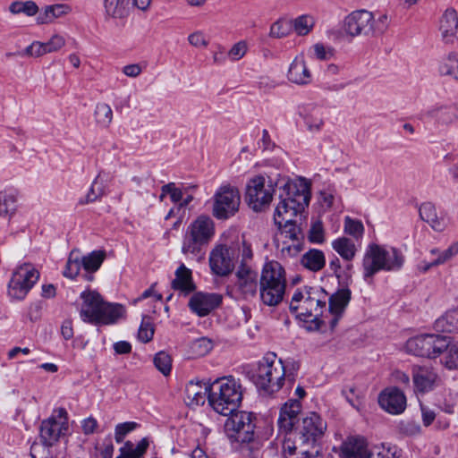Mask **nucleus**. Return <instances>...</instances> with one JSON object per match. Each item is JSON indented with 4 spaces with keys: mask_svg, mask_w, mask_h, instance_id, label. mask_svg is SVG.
<instances>
[{
    "mask_svg": "<svg viewBox=\"0 0 458 458\" xmlns=\"http://www.w3.org/2000/svg\"><path fill=\"white\" fill-rule=\"evenodd\" d=\"M332 248L346 261L352 260L357 252L355 243L347 237H340L333 241Z\"/></svg>",
    "mask_w": 458,
    "mask_h": 458,
    "instance_id": "nucleus-38",
    "label": "nucleus"
},
{
    "mask_svg": "<svg viewBox=\"0 0 458 458\" xmlns=\"http://www.w3.org/2000/svg\"><path fill=\"white\" fill-rule=\"evenodd\" d=\"M291 31V20L279 19L271 25L269 36L275 38H282L288 36Z\"/></svg>",
    "mask_w": 458,
    "mask_h": 458,
    "instance_id": "nucleus-49",
    "label": "nucleus"
},
{
    "mask_svg": "<svg viewBox=\"0 0 458 458\" xmlns=\"http://www.w3.org/2000/svg\"><path fill=\"white\" fill-rule=\"evenodd\" d=\"M276 248L283 258L288 259L295 257L300 253L302 250V242L278 238Z\"/></svg>",
    "mask_w": 458,
    "mask_h": 458,
    "instance_id": "nucleus-43",
    "label": "nucleus"
},
{
    "mask_svg": "<svg viewBox=\"0 0 458 458\" xmlns=\"http://www.w3.org/2000/svg\"><path fill=\"white\" fill-rule=\"evenodd\" d=\"M280 229V239H288L290 241L302 242L303 234L301 228L295 224L293 220H292V222H284Z\"/></svg>",
    "mask_w": 458,
    "mask_h": 458,
    "instance_id": "nucleus-46",
    "label": "nucleus"
},
{
    "mask_svg": "<svg viewBox=\"0 0 458 458\" xmlns=\"http://www.w3.org/2000/svg\"><path fill=\"white\" fill-rule=\"evenodd\" d=\"M310 186L303 179L288 181L281 189L279 202L274 214L275 224L281 228L284 222H292L310 202Z\"/></svg>",
    "mask_w": 458,
    "mask_h": 458,
    "instance_id": "nucleus-2",
    "label": "nucleus"
},
{
    "mask_svg": "<svg viewBox=\"0 0 458 458\" xmlns=\"http://www.w3.org/2000/svg\"><path fill=\"white\" fill-rule=\"evenodd\" d=\"M64 45V38L58 34L53 35L47 42L44 43L47 54L60 50Z\"/></svg>",
    "mask_w": 458,
    "mask_h": 458,
    "instance_id": "nucleus-59",
    "label": "nucleus"
},
{
    "mask_svg": "<svg viewBox=\"0 0 458 458\" xmlns=\"http://www.w3.org/2000/svg\"><path fill=\"white\" fill-rule=\"evenodd\" d=\"M440 323H445L447 331H454L458 329V309L448 310L440 318Z\"/></svg>",
    "mask_w": 458,
    "mask_h": 458,
    "instance_id": "nucleus-55",
    "label": "nucleus"
},
{
    "mask_svg": "<svg viewBox=\"0 0 458 458\" xmlns=\"http://www.w3.org/2000/svg\"><path fill=\"white\" fill-rule=\"evenodd\" d=\"M215 235V223L207 215L197 216L187 227L183 236L182 252L187 257H202L204 249Z\"/></svg>",
    "mask_w": 458,
    "mask_h": 458,
    "instance_id": "nucleus-5",
    "label": "nucleus"
},
{
    "mask_svg": "<svg viewBox=\"0 0 458 458\" xmlns=\"http://www.w3.org/2000/svg\"><path fill=\"white\" fill-rule=\"evenodd\" d=\"M106 181L101 174H98L93 181L85 197L80 199V205L92 203L101 199L106 194Z\"/></svg>",
    "mask_w": 458,
    "mask_h": 458,
    "instance_id": "nucleus-36",
    "label": "nucleus"
},
{
    "mask_svg": "<svg viewBox=\"0 0 458 458\" xmlns=\"http://www.w3.org/2000/svg\"><path fill=\"white\" fill-rule=\"evenodd\" d=\"M428 335H418L406 343L407 351L416 356L427 358V343Z\"/></svg>",
    "mask_w": 458,
    "mask_h": 458,
    "instance_id": "nucleus-44",
    "label": "nucleus"
},
{
    "mask_svg": "<svg viewBox=\"0 0 458 458\" xmlns=\"http://www.w3.org/2000/svg\"><path fill=\"white\" fill-rule=\"evenodd\" d=\"M247 51V42L245 40H241L232 46V47L227 52V57L231 61L236 62L241 60L246 55Z\"/></svg>",
    "mask_w": 458,
    "mask_h": 458,
    "instance_id": "nucleus-54",
    "label": "nucleus"
},
{
    "mask_svg": "<svg viewBox=\"0 0 458 458\" xmlns=\"http://www.w3.org/2000/svg\"><path fill=\"white\" fill-rule=\"evenodd\" d=\"M213 348L212 342L206 338L201 337L192 341L189 346V357L196 359L203 357L208 354Z\"/></svg>",
    "mask_w": 458,
    "mask_h": 458,
    "instance_id": "nucleus-42",
    "label": "nucleus"
},
{
    "mask_svg": "<svg viewBox=\"0 0 458 458\" xmlns=\"http://www.w3.org/2000/svg\"><path fill=\"white\" fill-rule=\"evenodd\" d=\"M428 114L440 125H450L458 121V103L435 106Z\"/></svg>",
    "mask_w": 458,
    "mask_h": 458,
    "instance_id": "nucleus-26",
    "label": "nucleus"
},
{
    "mask_svg": "<svg viewBox=\"0 0 458 458\" xmlns=\"http://www.w3.org/2000/svg\"><path fill=\"white\" fill-rule=\"evenodd\" d=\"M288 79L299 85L308 84L311 81V73L306 65L302 55H297L290 65Z\"/></svg>",
    "mask_w": 458,
    "mask_h": 458,
    "instance_id": "nucleus-25",
    "label": "nucleus"
},
{
    "mask_svg": "<svg viewBox=\"0 0 458 458\" xmlns=\"http://www.w3.org/2000/svg\"><path fill=\"white\" fill-rule=\"evenodd\" d=\"M301 410V404L298 400H289L280 411L278 425L284 431H290Z\"/></svg>",
    "mask_w": 458,
    "mask_h": 458,
    "instance_id": "nucleus-24",
    "label": "nucleus"
},
{
    "mask_svg": "<svg viewBox=\"0 0 458 458\" xmlns=\"http://www.w3.org/2000/svg\"><path fill=\"white\" fill-rule=\"evenodd\" d=\"M242 258V242L231 245L216 244L210 250L208 265L211 273L219 277L230 276Z\"/></svg>",
    "mask_w": 458,
    "mask_h": 458,
    "instance_id": "nucleus-11",
    "label": "nucleus"
},
{
    "mask_svg": "<svg viewBox=\"0 0 458 458\" xmlns=\"http://www.w3.org/2000/svg\"><path fill=\"white\" fill-rule=\"evenodd\" d=\"M292 30L298 36H307L316 24V18L311 14H302L291 20Z\"/></svg>",
    "mask_w": 458,
    "mask_h": 458,
    "instance_id": "nucleus-39",
    "label": "nucleus"
},
{
    "mask_svg": "<svg viewBox=\"0 0 458 458\" xmlns=\"http://www.w3.org/2000/svg\"><path fill=\"white\" fill-rule=\"evenodd\" d=\"M46 54L47 51L44 43L39 41H34L24 49L23 53H21L20 55L32 57H39Z\"/></svg>",
    "mask_w": 458,
    "mask_h": 458,
    "instance_id": "nucleus-57",
    "label": "nucleus"
},
{
    "mask_svg": "<svg viewBox=\"0 0 458 458\" xmlns=\"http://www.w3.org/2000/svg\"><path fill=\"white\" fill-rule=\"evenodd\" d=\"M39 278L38 271L29 263L19 266L13 273L8 284L10 297L22 300Z\"/></svg>",
    "mask_w": 458,
    "mask_h": 458,
    "instance_id": "nucleus-14",
    "label": "nucleus"
},
{
    "mask_svg": "<svg viewBox=\"0 0 458 458\" xmlns=\"http://www.w3.org/2000/svg\"><path fill=\"white\" fill-rule=\"evenodd\" d=\"M419 212L420 218L429 224L434 230L442 231L444 229V221L437 216L436 207L433 203L425 202L421 204Z\"/></svg>",
    "mask_w": 458,
    "mask_h": 458,
    "instance_id": "nucleus-34",
    "label": "nucleus"
},
{
    "mask_svg": "<svg viewBox=\"0 0 458 458\" xmlns=\"http://www.w3.org/2000/svg\"><path fill=\"white\" fill-rule=\"evenodd\" d=\"M51 445H46L44 442L33 443L30 446V456L32 458H47Z\"/></svg>",
    "mask_w": 458,
    "mask_h": 458,
    "instance_id": "nucleus-62",
    "label": "nucleus"
},
{
    "mask_svg": "<svg viewBox=\"0 0 458 458\" xmlns=\"http://www.w3.org/2000/svg\"><path fill=\"white\" fill-rule=\"evenodd\" d=\"M71 12L72 7L67 4L47 5L38 16V22L40 24L50 23L57 18L69 14Z\"/></svg>",
    "mask_w": 458,
    "mask_h": 458,
    "instance_id": "nucleus-31",
    "label": "nucleus"
},
{
    "mask_svg": "<svg viewBox=\"0 0 458 458\" xmlns=\"http://www.w3.org/2000/svg\"><path fill=\"white\" fill-rule=\"evenodd\" d=\"M82 263L81 259L72 252L67 260L64 276L69 278H75L79 275Z\"/></svg>",
    "mask_w": 458,
    "mask_h": 458,
    "instance_id": "nucleus-53",
    "label": "nucleus"
},
{
    "mask_svg": "<svg viewBox=\"0 0 458 458\" xmlns=\"http://www.w3.org/2000/svg\"><path fill=\"white\" fill-rule=\"evenodd\" d=\"M272 185H266L265 177L258 175L251 178L246 185L245 199L254 211H262L267 208L273 199Z\"/></svg>",
    "mask_w": 458,
    "mask_h": 458,
    "instance_id": "nucleus-16",
    "label": "nucleus"
},
{
    "mask_svg": "<svg viewBox=\"0 0 458 458\" xmlns=\"http://www.w3.org/2000/svg\"><path fill=\"white\" fill-rule=\"evenodd\" d=\"M284 363L275 353H269L259 361L253 377L258 387L273 394L284 386Z\"/></svg>",
    "mask_w": 458,
    "mask_h": 458,
    "instance_id": "nucleus-10",
    "label": "nucleus"
},
{
    "mask_svg": "<svg viewBox=\"0 0 458 458\" xmlns=\"http://www.w3.org/2000/svg\"><path fill=\"white\" fill-rule=\"evenodd\" d=\"M163 191H168L171 200L174 203L181 202V199L184 195L183 191L177 188L174 182L163 185Z\"/></svg>",
    "mask_w": 458,
    "mask_h": 458,
    "instance_id": "nucleus-61",
    "label": "nucleus"
},
{
    "mask_svg": "<svg viewBox=\"0 0 458 458\" xmlns=\"http://www.w3.org/2000/svg\"><path fill=\"white\" fill-rule=\"evenodd\" d=\"M126 0H105L106 15L114 20H123L129 15Z\"/></svg>",
    "mask_w": 458,
    "mask_h": 458,
    "instance_id": "nucleus-37",
    "label": "nucleus"
},
{
    "mask_svg": "<svg viewBox=\"0 0 458 458\" xmlns=\"http://www.w3.org/2000/svg\"><path fill=\"white\" fill-rule=\"evenodd\" d=\"M155 367L165 376L171 372L172 359L165 352H159L154 357Z\"/></svg>",
    "mask_w": 458,
    "mask_h": 458,
    "instance_id": "nucleus-52",
    "label": "nucleus"
},
{
    "mask_svg": "<svg viewBox=\"0 0 458 458\" xmlns=\"http://www.w3.org/2000/svg\"><path fill=\"white\" fill-rule=\"evenodd\" d=\"M351 299V291L347 288L340 289L334 293L329 299V312L333 316L330 320V327L332 329L337 325V322L343 315L347 304Z\"/></svg>",
    "mask_w": 458,
    "mask_h": 458,
    "instance_id": "nucleus-22",
    "label": "nucleus"
},
{
    "mask_svg": "<svg viewBox=\"0 0 458 458\" xmlns=\"http://www.w3.org/2000/svg\"><path fill=\"white\" fill-rule=\"evenodd\" d=\"M378 403L388 413L401 414L406 408V396L400 389L389 387L381 392Z\"/></svg>",
    "mask_w": 458,
    "mask_h": 458,
    "instance_id": "nucleus-20",
    "label": "nucleus"
},
{
    "mask_svg": "<svg viewBox=\"0 0 458 458\" xmlns=\"http://www.w3.org/2000/svg\"><path fill=\"white\" fill-rule=\"evenodd\" d=\"M106 256L105 250H94L81 259L82 267L86 271V274L84 275L86 280H93L92 274L99 269L106 259Z\"/></svg>",
    "mask_w": 458,
    "mask_h": 458,
    "instance_id": "nucleus-29",
    "label": "nucleus"
},
{
    "mask_svg": "<svg viewBox=\"0 0 458 458\" xmlns=\"http://www.w3.org/2000/svg\"><path fill=\"white\" fill-rule=\"evenodd\" d=\"M17 198L13 191H0V216L11 217L16 211Z\"/></svg>",
    "mask_w": 458,
    "mask_h": 458,
    "instance_id": "nucleus-41",
    "label": "nucleus"
},
{
    "mask_svg": "<svg viewBox=\"0 0 458 458\" xmlns=\"http://www.w3.org/2000/svg\"><path fill=\"white\" fill-rule=\"evenodd\" d=\"M286 289L285 270L283 266L271 260L263 267L260 280V299L265 305L276 306L284 299Z\"/></svg>",
    "mask_w": 458,
    "mask_h": 458,
    "instance_id": "nucleus-7",
    "label": "nucleus"
},
{
    "mask_svg": "<svg viewBox=\"0 0 458 458\" xmlns=\"http://www.w3.org/2000/svg\"><path fill=\"white\" fill-rule=\"evenodd\" d=\"M222 302V296L218 293H197L189 301L191 310L199 317H204L218 307Z\"/></svg>",
    "mask_w": 458,
    "mask_h": 458,
    "instance_id": "nucleus-21",
    "label": "nucleus"
},
{
    "mask_svg": "<svg viewBox=\"0 0 458 458\" xmlns=\"http://www.w3.org/2000/svg\"><path fill=\"white\" fill-rule=\"evenodd\" d=\"M313 55L318 60H329L334 55V49L327 47L322 43H317L312 47Z\"/></svg>",
    "mask_w": 458,
    "mask_h": 458,
    "instance_id": "nucleus-58",
    "label": "nucleus"
},
{
    "mask_svg": "<svg viewBox=\"0 0 458 458\" xmlns=\"http://www.w3.org/2000/svg\"><path fill=\"white\" fill-rule=\"evenodd\" d=\"M436 70L439 76L458 81V53L451 51L438 59Z\"/></svg>",
    "mask_w": 458,
    "mask_h": 458,
    "instance_id": "nucleus-27",
    "label": "nucleus"
},
{
    "mask_svg": "<svg viewBox=\"0 0 458 458\" xmlns=\"http://www.w3.org/2000/svg\"><path fill=\"white\" fill-rule=\"evenodd\" d=\"M68 415L64 408L55 410L40 426V438L46 445H54L68 431Z\"/></svg>",
    "mask_w": 458,
    "mask_h": 458,
    "instance_id": "nucleus-15",
    "label": "nucleus"
},
{
    "mask_svg": "<svg viewBox=\"0 0 458 458\" xmlns=\"http://www.w3.org/2000/svg\"><path fill=\"white\" fill-rule=\"evenodd\" d=\"M430 252L433 255H437V258L431 262H423L420 266V269L423 272H427L432 267L444 264L456 256L458 254V242H454L449 246L448 249L442 252H440L437 249H432Z\"/></svg>",
    "mask_w": 458,
    "mask_h": 458,
    "instance_id": "nucleus-32",
    "label": "nucleus"
},
{
    "mask_svg": "<svg viewBox=\"0 0 458 458\" xmlns=\"http://www.w3.org/2000/svg\"><path fill=\"white\" fill-rule=\"evenodd\" d=\"M301 264L312 272H318L325 267L326 258L322 250L311 249L302 255Z\"/></svg>",
    "mask_w": 458,
    "mask_h": 458,
    "instance_id": "nucleus-33",
    "label": "nucleus"
},
{
    "mask_svg": "<svg viewBox=\"0 0 458 458\" xmlns=\"http://www.w3.org/2000/svg\"><path fill=\"white\" fill-rule=\"evenodd\" d=\"M327 429V423L316 412H310L302 420L300 439L302 445L315 447V444Z\"/></svg>",
    "mask_w": 458,
    "mask_h": 458,
    "instance_id": "nucleus-18",
    "label": "nucleus"
},
{
    "mask_svg": "<svg viewBox=\"0 0 458 458\" xmlns=\"http://www.w3.org/2000/svg\"><path fill=\"white\" fill-rule=\"evenodd\" d=\"M449 338L440 335H428L427 343V358L436 359L445 353L448 348Z\"/></svg>",
    "mask_w": 458,
    "mask_h": 458,
    "instance_id": "nucleus-35",
    "label": "nucleus"
},
{
    "mask_svg": "<svg viewBox=\"0 0 458 458\" xmlns=\"http://www.w3.org/2000/svg\"><path fill=\"white\" fill-rule=\"evenodd\" d=\"M82 300L80 310L81 318L94 325H109L115 323L123 317L124 309L122 305L109 303L103 300L102 296L96 291L87 290L81 293Z\"/></svg>",
    "mask_w": 458,
    "mask_h": 458,
    "instance_id": "nucleus-3",
    "label": "nucleus"
},
{
    "mask_svg": "<svg viewBox=\"0 0 458 458\" xmlns=\"http://www.w3.org/2000/svg\"><path fill=\"white\" fill-rule=\"evenodd\" d=\"M342 458H370L368 445L363 438L349 437L341 447Z\"/></svg>",
    "mask_w": 458,
    "mask_h": 458,
    "instance_id": "nucleus-23",
    "label": "nucleus"
},
{
    "mask_svg": "<svg viewBox=\"0 0 458 458\" xmlns=\"http://www.w3.org/2000/svg\"><path fill=\"white\" fill-rule=\"evenodd\" d=\"M300 365L297 361L288 360L286 364H284V381H287L292 385L295 381L296 372L298 371Z\"/></svg>",
    "mask_w": 458,
    "mask_h": 458,
    "instance_id": "nucleus-63",
    "label": "nucleus"
},
{
    "mask_svg": "<svg viewBox=\"0 0 458 458\" xmlns=\"http://www.w3.org/2000/svg\"><path fill=\"white\" fill-rule=\"evenodd\" d=\"M344 231L345 233L352 236L355 240H359L363 235L364 226L360 220L346 216L344 218Z\"/></svg>",
    "mask_w": 458,
    "mask_h": 458,
    "instance_id": "nucleus-50",
    "label": "nucleus"
},
{
    "mask_svg": "<svg viewBox=\"0 0 458 458\" xmlns=\"http://www.w3.org/2000/svg\"><path fill=\"white\" fill-rule=\"evenodd\" d=\"M388 25L389 21L386 14H380L376 19L371 12L358 10L345 17L344 30L351 37L360 35L377 37L386 31Z\"/></svg>",
    "mask_w": 458,
    "mask_h": 458,
    "instance_id": "nucleus-9",
    "label": "nucleus"
},
{
    "mask_svg": "<svg viewBox=\"0 0 458 458\" xmlns=\"http://www.w3.org/2000/svg\"><path fill=\"white\" fill-rule=\"evenodd\" d=\"M225 423V433L245 458L258 457L262 440L256 432V416L245 411H233Z\"/></svg>",
    "mask_w": 458,
    "mask_h": 458,
    "instance_id": "nucleus-1",
    "label": "nucleus"
},
{
    "mask_svg": "<svg viewBox=\"0 0 458 458\" xmlns=\"http://www.w3.org/2000/svg\"><path fill=\"white\" fill-rule=\"evenodd\" d=\"M441 363L448 369H458V342H448V348L445 350Z\"/></svg>",
    "mask_w": 458,
    "mask_h": 458,
    "instance_id": "nucleus-47",
    "label": "nucleus"
},
{
    "mask_svg": "<svg viewBox=\"0 0 458 458\" xmlns=\"http://www.w3.org/2000/svg\"><path fill=\"white\" fill-rule=\"evenodd\" d=\"M210 386L190 382L185 388L186 399L189 405L203 404L207 394H209Z\"/></svg>",
    "mask_w": 458,
    "mask_h": 458,
    "instance_id": "nucleus-30",
    "label": "nucleus"
},
{
    "mask_svg": "<svg viewBox=\"0 0 458 458\" xmlns=\"http://www.w3.org/2000/svg\"><path fill=\"white\" fill-rule=\"evenodd\" d=\"M243 390L240 380L230 376L216 379L210 386L208 398L214 411L228 416L239 406Z\"/></svg>",
    "mask_w": 458,
    "mask_h": 458,
    "instance_id": "nucleus-4",
    "label": "nucleus"
},
{
    "mask_svg": "<svg viewBox=\"0 0 458 458\" xmlns=\"http://www.w3.org/2000/svg\"><path fill=\"white\" fill-rule=\"evenodd\" d=\"M309 131L318 132L325 125L324 113L320 108L312 107L303 116Z\"/></svg>",
    "mask_w": 458,
    "mask_h": 458,
    "instance_id": "nucleus-40",
    "label": "nucleus"
},
{
    "mask_svg": "<svg viewBox=\"0 0 458 458\" xmlns=\"http://www.w3.org/2000/svg\"><path fill=\"white\" fill-rule=\"evenodd\" d=\"M438 30L445 45H454L458 39V14L454 9H446L439 19Z\"/></svg>",
    "mask_w": 458,
    "mask_h": 458,
    "instance_id": "nucleus-19",
    "label": "nucleus"
},
{
    "mask_svg": "<svg viewBox=\"0 0 458 458\" xmlns=\"http://www.w3.org/2000/svg\"><path fill=\"white\" fill-rule=\"evenodd\" d=\"M172 288L187 295L195 289L191 270L182 264L175 271V278L172 281Z\"/></svg>",
    "mask_w": 458,
    "mask_h": 458,
    "instance_id": "nucleus-28",
    "label": "nucleus"
},
{
    "mask_svg": "<svg viewBox=\"0 0 458 458\" xmlns=\"http://www.w3.org/2000/svg\"><path fill=\"white\" fill-rule=\"evenodd\" d=\"M411 377L414 392L417 394L431 392L441 383L437 369L432 365H413Z\"/></svg>",
    "mask_w": 458,
    "mask_h": 458,
    "instance_id": "nucleus-17",
    "label": "nucleus"
},
{
    "mask_svg": "<svg viewBox=\"0 0 458 458\" xmlns=\"http://www.w3.org/2000/svg\"><path fill=\"white\" fill-rule=\"evenodd\" d=\"M309 239L311 242L321 243L324 242V229L322 223L318 221L310 228Z\"/></svg>",
    "mask_w": 458,
    "mask_h": 458,
    "instance_id": "nucleus-60",
    "label": "nucleus"
},
{
    "mask_svg": "<svg viewBox=\"0 0 458 458\" xmlns=\"http://www.w3.org/2000/svg\"><path fill=\"white\" fill-rule=\"evenodd\" d=\"M189 43L195 47H206L208 44V40L205 38V36L200 31H196L189 35L188 37Z\"/></svg>",
    "mask_w": 458,
    "mask_h": 458,
    "instance_id": "nucleus-64",
    "label": "nucleus"
},
{
    "mask_svg": "<svg viewBox=\"0 0 458 458\" xmlns=\"http://www.w3.org/2000/svg\"><path fill=\"white\" fill-rule=\"evenodd\" d=\"M213 199L212 214L217 219H227L239 210L241 196L235 187L230 185L219 187Z\"/></svg>",
    "mask_w": 458,
    "mask_h": 458,
    "instance_id": "nucleus-13",
    "label": "nucleus"
},
{
    "mask_svg": "<svg viewBox=\"0 0 458 458\" xmlns=\"http://www.w3.org/2000/svg\"><path fill=\"white\" fill-rule=\"evenodd\" d=\"M252 258L251 245L242 239V259L236 272V277L237 287L245 298L253 297L258 289V274L250 265Z\"/></svg>",
    "mask_w": 458,
    "mask_h": 458,
    "instance_id": "nucleus-12",
    "label": "nucleus"
},
{
    "mask_svg": "<svg viewBox=\"0 0 458 458\" xmlns=\"http://www.w3.org/2000/svg\"><path fill=\"white\" fill-rule=\"evenodd\" d=\"M138 424L136 422H124L120 423L115 427L114 431V438L117 443H121L123 441L124 437L133 429L137 428Z\"/></svg>",
    "mask_w": 458,
    "mask_h": 458,
    "instance_id": "nucleus-56",
    "label": "nucleus"
},
{
    "mask_svg": "<svg viewBox=\"0 0 458 458\" xmlns=\"http://www.w3.org/2000/svg\"><path fill=\"white\" fill-rule=\"evenodd\" d=\"M94 116L96 123L103 127L107 128L113 120V111L109 105L106 103H98L96 106Z\"/></svg>",
    "mask_w": 458,
    "mask_h": 458,
    "instance_id": "nucleus-45",
    "label": "nucleus"
},
{
    "mask_svg": "<svg viewBox=\"0 0 458 458\" xmlns=\"http://www.w3.org/2000/svg\"><path fill=\"white\" fill-rule=\"evenodd\" d=\"M154 333L155 329L151 318L148 316H143L138 332L139 340L142 343H148L152 340Z\"/></svg>",
    "mask_w": 458,
    "mask_h": 458,
    "instance_id": "nucleus-51",
    "label": "nucleus"
},
{
    "mask_svg": "<svg viewBox=\"0 0 458 458\" xmlns=\"http://www.w3.org/2000/svg\"><path fill=\"white\" fill-rule=\"evenodd\" d=\"M327 300V293L323 290L304 287L293 295L290 310L304 321H315L326 309Z\"/></svg>",
    "mask_w": 458,
    "mask_h": 458,
    "instance_id": "nucleus-8",
    "label": "nucleus"
},
{
    "mask_svg": "<svg viewBox=\"0 0 458 458\" xmlns=\"http://www.w3.org/2000/svg\"><path fill=\"white\" fill-rule=\"evenodd\" d=\"M9 11L13 14L23 13L28 16H33L38 12V6L33 1H16L10 4Z\"/></svg>",
    "mask_w": 458,
    "mask_h": 458,
    "instance_id": "nucleus-48",
    "label": "nucleus"
},
{
    "mask_svg": "<svg viewBox=\"0 0 458 458\" xmlns=\"http://www.w3.org/2000/svg\"><path fill=\"white\" fill-rule=\"evenodd\" d=\"M403 263V257L396 249H386L377 244H371L362 259L363 278L371 284L373 276L378 271L398 270Z\"/></svg>",
    "mask_w": 458,
    "mask_h": 458,
    "instance_id": "nucleus-6",
    "label": "nucleus"
}]
</instances>
